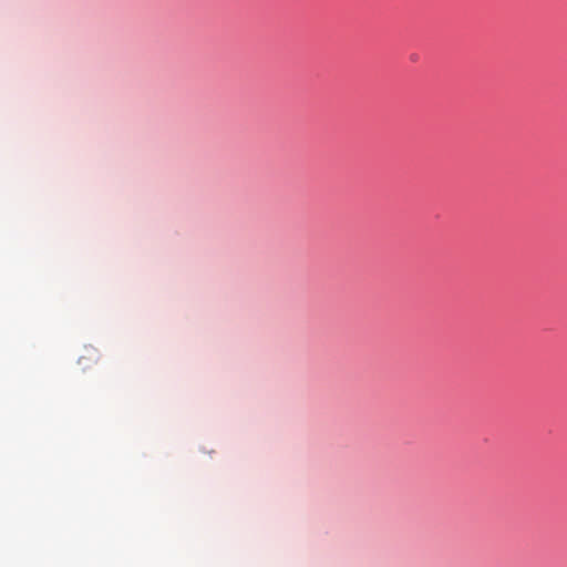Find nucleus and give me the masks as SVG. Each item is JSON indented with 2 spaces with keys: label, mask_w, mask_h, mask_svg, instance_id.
<instances>
[{
  "label": "nucleus",
  "mask_w": 567,
  "mask_h": 567,
  "mask_svg": "<svg viewBox=\"0 0 567 567\" xmlns=\"http://www.w3.org/2000/svg\"><path fill=\"white\" fill-rule=\"evenodd\" d=\"M100 358L99 351L93 347H85L83 350V354L80 355L78 363L82 367L83 370L90 369L93 364L97 362Z\"/></svg>",
  "instance_id": "nucleus-1"
}]
</instances>
